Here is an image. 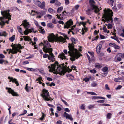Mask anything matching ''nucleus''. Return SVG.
<instances>
[{
  "instance_id": "obj_14",
  "label": "nucleus",
  "mask_w": 124,
  "mask_h": 124,
  "mask_svg": "<svg viewBox=\"0 0 124 124\" xmlns=\"http://www.w3.org/2000/svg\"><path fill=\"white\" fill-rule=\"evenodd\" d=\"M6 89L8 90V93H11L13 96H17L18 95L11 88L6 87Z\"/></svg>"
},
{
  "instance_id": "obj_23",
  "label": "nucleus",
  "mask_w": 124,
  "mask_h": 124,
  "mask_svg": "<svg viewBox=\"0 0 124 124\" xmlns=\"http://www.w3.org/2000/svg\"><path fill=\"white\" fill-rule=\"evenodd\" d=\"M23 37L24 38V39L25 41H29L31 40V39L28 36H23Z\"/></svg>"
},
{
  "instance_id": "obj_56",
  "label": "nucleus",
  "mask_w": 124,
  "mask_h": 124,
  "mask_svg": "<svg viewBox=\"0 0 124 124\" xmlns=\"http://www.w3.org/2000/svg\"><path fill=\"white\" fill-rule=\"evenodd\" d=\"M23 64H27L29 63V62L27 61H25L23 62Z\"/></svg>"
},
{
  "instance_id": "obj_21",
  "label": "nucleus",
  "mask_w": 124,
  "mask_h": 124,
  "mask_svg": "<svg viewBox=\"0 0 124 124\" xmlns=\"http://www.w3.org/2000/svg\"><path fill=\"white\" fill-rule=\"evenodd\" d=\"M92 99L93 100L98 99H105V98L101 96H94V97L92 98Z\"/></svg>"
},
{
  "instance_id": "obj_57",
  "label": "nucleus",
  "mask_w": 124,
  "mask_h": 124,
  "mask_svg": "<svg viewBox=\"0 0 124 124\" xmlns=\"http://www.w3.org/2000/svg\"><path fill=\"white\" fill-rule=\"evenodd\" d=\"M88 53L90 54L92 57H93L94 56V54L93 52H88Z\"/></svg>"
},
{
  "instance_id": "obj_15",
  "label": "nucleus",
  "mask_w": 124,
  "mask_h": 124,
  "mask_svg": "<svg viewBox=\"0 0 124 124\" xmlns=\"http://www.w3.org/2000/svg\"><path fill=\"white\" fill-rule=\"evenodd\" d=\"M8 78L10 80L9 82L12 81V82H15L17 86H18L19 84L18 81L15 78H13V77H11L9 76L8 77Z\"/></svg>"
},
{
  "instance_id": "obj_33",
  "label": "nucleus",
  "mask_w": 124,
  "mask_h": 124,
  "mask_svg": "<svg viewBox=\"0 0 124 124\" xmlns=\"http://www.w3.org/2000/svg\"><path fill=\"white\" fill-rule=\"evenodd\" d=\"M40 29L39 30V31L41 33L44 34L45 33V31L44 29L42 28V27L41 26V28H39Z\"/></svg>"
},
{
  "instance_id": "obj_25",
  "label": "nucleus",
  "mask_w": 124,
  "mask_h": 124,
  "mask_svg": "<svg viewBox=\"0 0 124 124\" xmlns=\"http://www.w3.org/2000/svg\"><path fill=\"white\" fill-rule=\"evenodd\" d=\"M92 10L91 8L87 9L86 11V14L88 15H90L91 14Z\"/></svg>"
},
{
  "instance_id": "obj_17",
  "label": "nucleus",
  "mask_w": 124,
  "mask_h": 124,
  "mask_svg": "<svg viewBox=\"0 0 124 124\" xmlns=\"http://www.w3.org/2000/svg\"><path fill=\"white\" fill-rule=\"evenodd\" d=\"M122 60L121 57L118 54L115 57L114 61L115 62H117L118 61H120Z\"/></svg>"
},
{
  "instance_id": "obj_43",
  "label": "nucleus",
  "mask_w": 124,
  "mask_h": 124,
  "mask_svg": "<svg viewBox=\"0 0 124 124\" xmlns=\"http://www.w3.org/2000/svg\"><path fill=\"white\" fill-rule=\"evenodd\" d=\"M91 77L90 76L88 78H85L84 79V80L85 81V82H87L89 81L90 79L91 78Z\"/></svg>"
},
{
  "instance_id": "obj_60",
  "label": "nucleus",
  "mask_w": 124,
  "mask_h": 124,
  "mask_svg": "<svg viewBox=\"0 0 124 124\" xmlns=\"http://www.w3.org/2000/svg\"><path fill=\"white\" fill-rule=\"evenodd\" d=\"M61 100L63 102V103L66 105H68V104L65 101H64V100L62 99H61Z\"/></svg>"
},
{
  "instance_id": "obj_46",
  "label": "nucleus",
  "mask_w": 124,
  "mask_h": 124,
  "mask_svg": "<svg viewBox=\"0 0 124 124\" xmlns=\"http://www.w3.org/2000/svg\"><path fill=\"white\" fill-rule=\"evenodd\" d=\"M52 22L55 24H56L57 23V22H56L55 18H54L52 19Z\"/></svg>"
},
{
  "instance_id": "obj_32",
  "label": "nucleus",
  "mask_w": 124,
  "mask_h": 124,
  "mask_svg": "<svg viewBox=\"0 0 124 124\" xmlns=\"http://www.w3.org/2000/svg\"><path fill=\"white\" fill-rule=\"evenodd\" d=\"M111 38L113 39H115V40H116L119 43H120V42L118 40V39L116 36L111 37Z\"/></svg>"
},
{
  "instance_id": "obj_28",
  "label": "nucleus",
  "mask_w": 124,
  "mask_h": 124,
  "mask_svg": "<svg viewBox=\"0 0 124 124\" xmlns=\"http://www.w3.org/2000/svg\"><path fill=\"white\" fill-rule=\"evenodd\" d=\"M7 35V34L6 32L5 31H4L2 32H0V36H6Z\"/></svg>"
},
{
  "instance_id": "obj_41",
  "label": "nucleus",
  "mask_w": 124,
  "mask_h": 124,
  "mask_svg": "<svg viewBox=\"0 0 124 124\" xmlns=\"http://www.w3.org/2000/svg\"><path fill=\"white\" fill-rule=\"evenodd\" d=\"M108 69L107 67H105L102 69V71L104 72H106L108 71Z\"/></svg>"
},
{
  "instance_id": "obj_20",
  "label": "nucleus",
  "mask_w": 124,
  "mask_h": 124,
  "mask_svg": "<svg viewBox=\"0 0 124 124\" xmlns=\"http://www.w3.org/2000/svg\"><path fill=\"white\" fill-rule=\"evenodd\" d=\"M65 54L64 53H62L60 54L59 56V57L63 60V59H66V57L65 56Z\"/></svg>"
},
{
  "instance_id": "obj_49",
  "label": "nucleus",
  "mask_w": 124,
  "mask_h": 124,
  "mask_svg": "<svg viewBox=\"0 0 124 124\" xmlns=\"http://www.w3.org/2000/svg\"><path fill=\"white\" fill-rule=\"evenodd\" d=\"M114 48L115 49H118L120 48V47L116 44L114 46Z\"/></svg>"
},
{
  "instance_id": "obj_52",
  "label": "nucleus",
  "mask_w": 124,
  "mask_h": 124,
  "mask_svg": "<svg viewBox=\"0 0 124 124\" xmlns=\"http://www.w3.org/2000/svg\"><path fill=\"white\" fill-rule=\"evenodd\" d=\"M90 71L91 72L93 73H95L96 72V71L94 69L91 70Z\"/></svg>"
},
{
  "instance_id": "obj_40",
  "label": "nucleus",
  "mask_w": 124,
  "mask_h": 124,
  "mask_svg": "<svg viewBox=\"0 0 124 124\" xmlns=\"http://www.w3.org/2000/svg\"><path fill=\"white\" fill-rule=\"evenodd\" d=\"M94 105H90L88 106V108L89 109H91L92 108H94Z\"/></svg>"
},
{
  "instance_id": "obj_44",
  "label": "nucleus",
  "mask_w": 124,
  "mask_h": 124,
  "mask_svg": "<svg viewBox=\"0 0 124 124\" xmlns=\"http://www.w3.org/2000/svg\"><path fill=\"white\" fill-rule=\"evenodd\" d=\"M42 115L41 117L39 118V119L41 121H42L43 120L45 116V115L44 113H42Z\"/></svg>"
},
{
  "instance_id": "obj_39",
  "label": "nucleus",
  "mask_w": 124,
  "mask_h": 124,
  "mask_svg": "<svg viewBox=\"0 0 124 124\" xmlns=\"http://www.w3.org/2000/svg\"><path fill=\"white\" fill-rule=\"evenodd\" d=\"M27 69L30 71H34L35 70V69L31 68H27Z\"/></svg>"
},
{
  "instance_id": "obj_19",
  "label": "nucleus",
  "mask_w": 124,
  "mask_h": 124,
  "mask_svg": "<svg viewBox=\"0 0 124 124\" xmlns=\"http://www.w3.org/2000/svg\"><path fill=\"white\" fill-rule=\"evenodd\" d=\"M80 7L79 5H77L75 6L74 8H73L71 10L72 12H74L75 10H78Z\"/></svg>"
},
{
  "instance_id": "obj_3",
  "label": "nucleus",
  "mask_w": 124,
  "mask_h": 124,
  "mask_svg": "<svg viewBox=\"0 0 124 124\" xmlns=\"http://www.w3.org/2000/svg\"><path fill=\"white\" fill-rule=\"evenodd\" d=\"M44 44L41 43L39 44L40 46L43 45L44 47L43 48V51L47 53L48 52L49 55L48 54H45L43 56V57L46 58L48 57V59L50 60H51L53 62L54 60V56L52 52V48H50L51 46L49 43L47 41L44 40Z\"/></svg>"
},
{
  "instance_id": "obj_10",
  "label": "nucleus",
  "mask_w": 124,
  "mask_h": 124,
  "mask_svg": "<svg viewBox=\"0 0 124 124\" xmlns=\"http://www.w3.org/2000/svg\"><path fill=\"white\" fill-rule=\"evenodd\" d=\"M34 3L40 8L43 9L45 7V3L43 1L41 3L39 0H33Z\"/></svg>"
},
{
  "instance_id": "obj_26",
  "label": "nucleus",
  "mask_w": 124,
  "mask_h": 124,
  "mask_svg": "<svg viewBox=\"0 0 124 124\" xmlns=\"http://www.w3.org/2000/svg\"><path fill=\"white\" fill-rule=\"evenodd\" d=\"M69 14V13L68 12H66L65 11H64L62 12V16H66Z\"/></svg>"
},
{
  "instance_id": "obj_16",
  "label": "nucleus",
  "mask_w": 124,
  "mask_h": 124,
  "mask_svg": "<svg viewBox=\"0 0 124 124\" xmlns=\"http://www.w3.org/2000/svg\"><path fill=\"white\" fill-rule=\"evenodd\" d=\"M64 116L66 118H68L71 120H73V118H72L71 116L65 112L64 113Z\"/></svg>"
},
{
  "instance_id": "obj_48",
  "label": "nucleus",
  "mask_w": 124,
  "mask_h": 124,
  "mask_svg": "<svg viewBox=\"0 0 124 124\" xmlns=\"http://www.w3.org/2000/svg\"><path fill=\"white\" fill-rule=\"evenodd\" d=\"M80 108L84 110L85 109V107L84 104H83L80 106Z\"/></svg>"
},
{
  "instance_id": "obj_6",
  "label": "nucleus",
  "mask_w": 124,
  "mask_h": 124,
  "mask_svg": "<svg viewBox=\"0 0 124 124\" xmlns=\"http://www.w3.org/2000/svg\"><path fill=\"white\" fill-rule=\"evenodd\" d=\"M104 14H103L102 19V21L105 22L106 21L107 23H109L111 21L112 23L113 21L112 16L113 15V12L112 10L109 9L107 10L104 9L103 10Z\"/></svg>"
},
{
  "instance_id": "obj_37",
  "label": "nucleus",
  "mask_w": 124,
  "mask_h": 124,
  "mask_svg": "<svg viewBox=\"0 0 124 124\" xmlns=\"http://www.w3.org/2000/svg\"><path fill=\"white\" fill-rule=\"evenodd\" d=\"M17 28L18 31L21 34L22 33V30L21 28L19 26H17Z\"/></svg>"
},
{
  "instance_id": "obj_62",
  "label": "nucleus",
  "mask_w": 124,
  "mask_h": 124,
  "mask_svg": "<svg viewBox=\"0 0 124 124\" xmlns=\"http://www.w3.org/2000/svg\"><path fill=\"white\" fill-rule=\"evenodd\" d=\"M122 31L123 33H122L120 34V36L123 37H124V29H123L122 30Z\"/></svg>"
},
{
  "instance_id": "obj_64",
  "label": "nucleus",
  "mask_w": 124,
  "mask_h": 124,
  "mask_svg": "<svg viewBox=\"0 0 124 124\" xmlns=\"http://www.w3.org/2000/svg\"><path fill=\"white\" fill-rule=\"evenodd\" d=\"M62 123V122L60 120L58 121L56 123V124H61Z\"/></svg>"
},
{
  "instance_id": "obj_7",
  "label": "nucleus",
  "mask_w": 124,
  "mask_h": 124,
  "mask_svg": "<svg viewBox=\"0 0 124 124\" xmlns=\"http://www.w3.org/2000/svg\"><path fill=\"white\" fill-rule=\"evenodd\" d=\"M23 24V26L24 28L26 29V30L24 31V33L25 35H27L29 32H32L31 30L28 28L30 27V25L28 22H27L26 20H24L23 21L22 24Z\"/></svg>"
},
{
  "instance_id": "obj_58",
  "label": "nucleus",
  "mask_w": 124,
  "mask_h": 124,
  "mask_svg": "<svg viewBox=\"0 0 124 124\" xmlns=\"http://www.w3.org/2000/svg\"><path fill=\"white\" fill-rule=\"evenodd\" d=\"M101 105L102 106H110V105L107 104L103 103L101 104Z\"/></svg>"
},
{
  "instance_id": "obj_24",
  "label": "nucleus",
  "mask_w": 124,
  "mask_h": 124,
  "mask_svg": "<svg viewBox=\"0 0 124 124\" xmlns=\"http://www.w3.org/2000/svg\"><path fill=\"white\" fill-rule=\"evenodd\" d=\"M47 26L48 28H54V26L53 24L52 23H49L47 24Z\"/></svg>"
},
{
  "instance_id": "obj_27",
  "label": "nucleus",
  "mask_w": 124,
  "mask_h": 124,
  "mask_svg": "<svg viewBox=\"0 0 124 124\" xmlns=\"http://www.w3.org/2000/svg\"><path fill=\"white\" fill-rule=\"evenodd\" d=\"M34 23L36 26L38 28H41V26L39 25L38 23V22L34 20Z\"/></svg>"
},
{
  "instance_id": "obj_4",
  "label": "nucleus",
  "mask_w": 124,
  "mask_h": 124,
  "mask_svg": "<svg viewBox=\"0 0 124 124\" xmlns=\"http://www.w3.org/2000/svg\"><path fill=\"white\" fill-rule=\"evenodd\" d=\"M9 10H5L1 11V14L3 16V17H0V25H1V28H2L5 25V23L8 24L9 21L11 19L10 17L11 16L9 13Z\"/></svg>"
},
{
  "instance_id": "obj_5",
  "label": "nucleus",
  "mask_w": 124,
  "mask_h": 124,
  "mask_svg": "<svg viewBox=\"0 0 124 124\" xmlns=\"http://www.w3.org/2000/svg\"><path fill=\"white\" fill-rule=\"evenodd\" d=\"M64 37L60 36L59 37H57L54 35L53 33L49 34L47 36L48 39L50 42L53 41L63 42H65L66 40L68 39V37L66 35L63 36Z\"/></svg>"
},
{
  "instance_id": "obj_55",
  "label": "nucleus",
  "mask_w": 124,
  "mask_h": 124,
  "mask_svg": "<svg viewBox=\"0 0 124 124\" xmlns=\"http://www.w3.org/2000/svg\"><path fill=\"white\" fill-rule=\"evenodd\" d=\"M65 3L66 5H68L70 3V2L69 0H64Z\"/></svg>"
},
{
  "instance_id": "obj_30",
  "label": "nucleus",
  "mask_w": 124,
  "mask_h": 124,
  "mask_svg": "<svg viewBox=\"0 0 124 124\" xmlns=\"http://www.w3.org/2000/svg\"><path fill=\"white\" fill-rule=\"evenodd\" d=\"M108 2L110 5L113 6L114 2V0H108Z\"/></svg>"
},
{
  "instance_id": "obj_54",
  "label": "nucleus",
  "mask_w": 124,
  "mask_h": 124,
  "mask_svg": "<svg viewBox=\"0 0 124 124\" xmlns=\"http://www.w3.org/2000/svg\"><path fill=\"white\" fill-rule=\"evenodd\" d=\"M116 44L113 43H111L109 44V45L110 46H113L114 47Z\"/></svg>"
},
{
  "instance_id": "obj_18",
  "label": "nucleus",
  "mask_w": 124,
  "mask_h": 124,
  "mask_svg": "<svg viewBox=\"0 0 124 124\" xmlns=\"http://www.w3.org/2000/svg\"><path fill=\"white\" fill-rule=\"evenodd\" d=\"M102 47V46L101 44L98 45L96 47V51L97 53L99 54L101 51V49Z\"/></svg>"
},
{
  "instance_id": "obj_51",
  "label": "nucleus",
  "mask_w": 124,
  "mask_h": 124,
  "mask_svg": "<svg viewBox=\"0 0 124 124\" xmlns=\"http://www.w3.org/2000/svg\"><path fill=\"white\" fill-rule=\"evenodd\" d=\"M118 54H119V55L120 56L121 58H124V53H119Z\"/></svg>"
},
{
  "instance_id": "obj_13",
  "label": "nucleus",
  "mask_w": 124,
  "mask_h": 124,
  "mask_svg": "<svg viewBox=\"0 0 124 124\" xmlns=\"http://www.w3.org/2000/svg\"><path fill=\"white\" fill-rule=\"evenodd\" d=\"M73 22L71 20H69L67 22L66 24H64V28H68L70 26L73 24Z\"/></svg>"
},
{
  "instance_id": "obj_45",
  "label": "nucleus",
  "mask_w": 124,
  "mask_h": 124,
  "mask_svg": "<svg viewBox=\"0 0 124 124\" xmlns=\"http://www.w3.org/2000/svg\"><path fill=\"white\" fill-rule=\"evenodd\" d=\"M55 4V5H56L58 6H60L61 5V3L58 1L57 0H56Z\"/></svg>"
},
{
  "instance_id": "obj_22",
  "label": "nucleus",
  "mask_w": 124,
  "mask_h": 124,
  "mask_svg": "<svg viewBox=\"0 0 124 124\" xmlns=\"http://www.w3.org/2000/svg\"><path fill=\"white\" fill-rule=\"evenodd\" d=\"M102 66L103 65L102 64L97 63L96 64L95 67L97 68L100 69Z\"/></svg>"
},
{
  "instance_id": "obj_31",
  "label": "nucleus",
  "mask_w": 124,
  "mask_h": 124,
  "mask_svg": "<svg viewBox=\"0 0 124 124\" xmlns=\"http://www.w3.org/2000/svg\"><path fill=\"white\" fill-rule=\"evenodd\" d=\"M112 114L110 113H108L106 116V117L108 119H110L111 117Z\"/></svg>"
},
{
  "instance_id": "obj_50",
  "label": "nucleus",
  "mask_w": 124,
  "mask_h": 124,
  "mask_svg": "<svg viewBox=\"0 0 124 124\" xmlns=\"http://www.w3.org/2000/svg\"><path fill=\"white\" fill-rule=\"evenodd\" d=\"M28 84H26V86L25 87V89L26 90L27 92H29V90L28 88Z\"/></svg>"
},
{
  "instance_id": "obj_11",
  "label": "nucleus",
  "mask_w": 124,
  "mask_h": 124,
  "mask_svg": "<svg viewBox=\"0 0 124 124\" xmlns=\"http://www.w3.org/2000/svg\"><path fill=\"white\" fill-rule=\"evenodd\" d=\"M19 50L17 47L15 46L13 47L12 49H10L9 50L8 53L10 54L11 53L13 54L16 53L18 52L19 51Z\"/></svg>"
},
{
  "instance_id": "obj_1",
  "label": "nucleus",
  "mask_w": 124,
  "mask_h": 124,
  "mask_svg": "<svg viewBox=\"0 0 124 124\" xmlns=\"http://www.w3.org/2000/svg\"><path fill=\"white\" fill-rule=\"evenodd\" d=\"M48 68L49 69L50 72H53L55 74L59 73L60 75H64L69 69V67L65 65L64 63L59 65L57 62H56L54 64H51V67L49 66Z\"/></svg>"
},
{
  "instance_id": "obj_59",
  "label": "nucleus",
  "mask_w": 124,
  "mask_h": 124,
  "mask_svg": "<svg viewBox=\"0 0 124 124\" xmlns=\"http://www.w3.org/2000/svg\"><path fill=\"white\" fill-rule=\"evenodd\" d=\"M46 16H47L49 19H51L52 17V16L51 15L49 14L46 15Z\"/></svg>"
},
{
  "instance_id": "obj_36",
  "label": "nucleus",
  "mask_w": 124,
  "mask_h": 124,
  "mask_svg": "<svg viewBox=\"0 0 124 124\" xmlns=\"http://www.w3.org/2000/svg\"><path fill=\"white\" fill-rule=\"evenodd\" d=\"M63 8L62 7H61L57 9V11L58 13L60 12L63 10Z\"/></svg>"
},
{
  "instance_id": "obj_8",
  "label": "nucleus",
  "mask_w": 124,
  "mask_h": 124,
  "mask_svg": "<svg viewBox=\"0 0 124 124\" xmlns=\"http://www.w3.org/2000/svg\"><path fill=\"white\" fill-rule=\"evenodd\" d=\"M89 2L91 8L92 10L94 9V12L96 13L99 11L100 10L96 5V3L93 0H90Z\"/></svg>"
},
{
  "instance_id": "obj_61",
  "label": "nucleus",
  "mask_w": 124,
  "mask_h": 124,
  "mask_svg": "<svg viewBox=\"0 0 124 124\" xmlns=\"http://www.w3.org/2000/svg\"><path fill=\"white\" fill-rule=\"evenodd\" d=\"M40 80H42V78L41 77L38 78L36 80V81Z\"/></svg>"
},
{
  "instance_id": "obj_63",
  "label": "nucleus",
  "mask_w": 124,
  "mask_h": 124,
  "mask_svg": "<svg viewBox=\"0 0 124 124\" xmlns=\"http://www.w3.org/2000/svg\"><path fill=\"white\" fill-rule=\"evenodd\" d=\"M122 86L121 85H119L116 88V89L117 90L119 89L122 87Z\"/></svg>"
},
{
  "instance_id": "obj_47",
  "label": "nucleus",
  "mask_w": 124,
  "mask_h": 124,
  "mask_svg": "<svg viewBox=\"0 0 124 124\" xmlns=\"http://www.w3.org/2000/svg\"><path fill=\"white\" fill-rule=\"evenodd\" d=\"M61 16V15L60 14V16H59V15H57L56 16H57V18L61 20H63V17H61L60 16Z\"/></svg>"
},
{
  "instance_id": "obj_29",
  "label": "nucleus",
  "mask_w": 124,
  "mask_h": 124,
  "mask_svg": "<svg viewBox=\"0 0 124 124\" xmlns=\"http://www.w3.org/2000/svg\"><path fill=\"white\" fill-rule=\"evenodd\" d=\"M15 39V35H13L11 37L9 38L10 41L11 42H13Z\"/></svg>"
},
{
  "instance_id": "obj_42",
  "label": "nucleus",
  "mask_w": 124,
  "mask_h": 124,
  "mask_svg": "<svg viewBox=\"0 0 124 124\" xmlns=\"http://www.w3.org/2000/svg\"><path fill=\"white\" fill-rule=\"evenodd\" d=\"M97 85V84L94 82H93L91 84V86L93 87H95Z\"/></svg>"
},
{
  "instance_id": "obj_38",
  "label": "nucleus",
  "mask_w": 124,
  "mask_h": 124,
  "mask_svg": "<svg viewBox=\"0 0 124 124\" xmlns=\"http://www.w3.org/2000/svg\"><path fill=\"white\" fill-rule=\"evenodd\" d=\"M106 25L107 26L108 28L109 29H111L113 27L112 25L110 23H108L107 25L106 24Z\"/></svg>"
},
{
  "instance_id": "obj_35",
  "label": "nucleus",
  "mask_w": 124,
  "mask_h": 124,
  "mask_svg": "<svg viewBox=\"0 0 124 124\" xmlns=\"http://www.w3.org/2000/svg\"><path fill=\"white\" fill-rule=\"evenodd\" d=\"M35 11L32 10H31V12H29V13L32 16H34L35 15Z\"/></svg>"
},
{
  "instance_id": "obj_53",
  "label": "nucleus",
  "mask_w": 124,
  "mask_h": 124,
  "mask_svg": "<svg viewBox=\"0 0 124 124\" xmlns=\"http://www.w3.org/2000/svg\"><path fill=\"white\" fill-rule=\"evenodd\" d=\"M53 11V9L51 8H49L48 9V11L50 13H52Z\"/></svg>"
},
{
  "instance_id": "obj_2",
  "label": "nucleus",
  "mask_w": 124,
  "mask_h": 124,
  "mask_svg": "<svg viewBox=\"0 0 124 124\" xmlns=\"http://www.w3.org/2000/svg\"><path fill=\"white\" fill-rule=\"evenodd\" d=\"M71 41L72 42L73 44H69L68 47L69 51L68 53L70 56L71 57L70 58L71 61H75L76 59H78L80 56V53H79L77 49H75L73 45L75 44L77 42V39H75L74 38H71L70 39Z\"/></svg>"
},
{
  "instance_id": "obj_34",
  "label": "nucleus",
  "mask_w": 124,
  "mask_h": 124,
  "mask_svg": "<svg viewBox=\"0 0 124 124\" xmlns=\"http://www.w3.org/2000/svg\"><path fill=\"white\" fill-rule=\"evenodd\" d=\"M102 29L103 30V31L105 32H107L108 33L109 32V30H107V28L105 27H103Z\"/></svg>"
},
{
  "instance_id": "obj_12",
  "label": "nucleus",
  "mask_w": 124,
  "mask_h": 124,
  "mask_svg": "<svg viewBox=\"0 0 124 124\" xmlns=\"http://www.w3.org/2000/svg\"><path fill=\"white\" fill-rule=\"evenodd\" d=\"M86 23H85L83 22H80L79 24V26L81 24L83 25L84 27L82 29V35L84 34L85 32L87 30V28L85 26Z\"/></svg>"
},
{
  "instance_id": "obj_9",
  "label": "nucleus",
  "mask_w": 124,
  "mask_h": 124,
  "mask_svg": "<svg viewBox=\"0 0 124 124\" xmlns=\"http://www.w3.org/2000/svg\"><path fill=\"white\" fill-rule=\"evenodd\" d=\"M43 93L41 94V95L45 101H48L50 100V97L48 90L43 89L42 91Z\"/></svg>"
}]
</instances>
